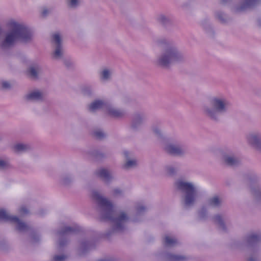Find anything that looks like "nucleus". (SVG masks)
Returning a JSON list of instances; mask_svg holds the SVG:
<instances>
[{
	"mask_svg": "<svg viewBox=\"0 0 261 261\" xmlns=\"http://www.w3.org/2000/svg\"><path fill=\"white\" fill-rule=\"evenodd\" d=\"M164 243L166 246H172L176 243V241L167 236L165 238Z\"/></svg>",
	"mask_w": 261,
	"mask_h": 261,
	"instance_id": "7c9ffc66",
	"label": "nucleus"
},
{
	"mask_svg": "<svg viewBox=\"0 0 261 261\" xmlns=\"http://www.w3.org/2000/svg\"><path fill=\"white\" fill-rule=\"evenodd\" d=\"M45 214V211L43 210H40L39 212H38V215L40 216H43V215Z\"/></svg>",
	"mask_w": 261,
	"mask_h": 261,
	"instance_id": "09e8293b",
	"label": "nucleus"
},
{
	"mask_svg": "<svg viewBox=\"0 0 261 261\" xmlns=\"http://www.w3.org/2000/svg\"><path fill=\"white\" fill-rule=\"evenodd\" d=\"M48 10L47 9H44L43 10L42 14V15L46 16L48 14Z\"/></svg>",
	"mask_w": 261,
	"mask_h": 261,
	"instance_id": "8fccbe9b",
	"label": "nucleus"
},
{
	"mask_svg": "<svg viewBox=\"0 0 261 261\" xmlns=\"http://www.w3.org/2000/svg\"><path fill=\"white\" fill-rule=\"evenodd\" d=\"M203 27L204 28V29H205V30H206V27H205V26H204V25H203Z\"/></svg>",
	"mask_w": 261,
	"mask_h": 261,
	"instance_id": "5fc2aeb1",
	"label": "nucleus"
},
{
	"mask_svg": "<svg viewBox=\"0 0 261 261\" xmlns=\"http://www.w3.org/2000/svg\"><path fill=\"white\" fill-rule=\"evenodd\" d=\"M93 136L98 139H102L106 137L105 133L100 130H96L93 132Z\"/></svg>",
	"mask_w": 261,
	"mask_h": 261,
	"instance_id": "2f4dec72",
	"label": "nucleus"
},
{
	"mask_svg": "<svg viewBox=\"0 0 261 261\" xmlns=\"http://www.w3.org/2000/svg\"><path fill=\"white\" fill-rule=\"evenodd\" d=\"M13 149L16 153L24 152L30 149V146L27 144L18 143L14 145Z\"/></svg>",
	"mask_w": 261,
	"mask_h": 261,
	"instance_id": "393cba45",
	"label": "nucleus"
},
{
	"mask_svg": "<svg viewBox=\"0 0 261 261\" xmlns=\"http://www.w3.org/2000/svg\"><path fill=\"white\" fill-rule=\"evenodd\" d=\"M96 174L106 182H109L113 179L112 176L106 169L102 168L97 170Z\"/></svg>",
	"mask_w": 261,
	"mask_h": 261,
	"instance_id": "412c9836",
	"label": "nucleus"
},
{
	"mask_svg": "<svg viewBox=\"0 0 261 261\" xmlns=\"http://www.w3.org/2000/svg\"><path fill=\"white\" fill-rule=\"evenodd\" d=\"M6 166V163L3 160H0V168H3Z\"/></svg>",
	"mask_w": 261,
	"mask_h": 261,
	"instance_id": "a18cd8bd",
	"label": "nucleus"
},
{
	"mask_svg": "<svg viewBox=\"0 0 261 261\" xmlns=\"http://www.w3.org/2000/svg\"><path fill=\"white\" fill-rule=\"evenodd\" d=\"M109 102L105 100H96L92 102L89 106V109L91 111H94L99 109H107Z\"/></svg>",
	"mask_w": 261,
	"mask_h": 261,
	"instance_id": "a211bd4d",
	"label": "nucleus"
},
{
	"mask_svg": "<svg viewBox=\"0 0 261 261\" xmlns=\"http://www.w3.org/2000/svg\"><path fill=\"white\" fill-rule=\"evenodd\" d=\"M166 261H189L190 258L184 255H175L171 253H167L165 255Z\"/></svg>",
	"mask_w": 261,
	"mask_h": 261,
	"instance_id": "aec40b11",
	"label": "nucleus"
},
{
	"mask_svg": "<svg viewBox=\"0 0 261 261\" xmlns=\"http://www.w3.org/2000/svg\"><path fill=\"white\" fill-rule=\"evenodd\" d=\"M146 210V207L142 205H138L136 207V213L137 215L143 214Z\"/></svg>",
	"mask_w": 261,
	"mask_h": 261,
	"instance_id": "72a5a7b5",
	"label": "nucleus"
},
{
	"mask_svg": "<svg viewBox=\"0 0 261 261\" xmlns=\"http://www.w3.org/2000/svg\"><path fill=\"white\" fill-rule=\"evenodd\" d=\"M64 64L67 68H70L73 65V63L70 59H65Z\"/></svg>",
	"mask_w": 261,
	"mask_h": 261,
	"instance_id": "37998d69",
	"label": "nucleus"
},
{
	"mask_svg": "<svg viewBox=\"0 0 261 261\" xmlns=\"http://www.w3.org/2000/svg\"><path fill=\"white\" fill-rule=\"evenodd\" d=\"M67 256L65 255H55L53 258L52 261H65Z\"/></svg>",
	"mask_w": 261,
	"mask_h": 261,
	"instance_id": "4c0bfd02",
	"label": "nucleus"
},
{
	"mask_svg": "<svg viewBox=\"0 0 261 261\" xmlns=\"http://www.w3.org/2000/svg\"><path fill=\"white\" fill-rule=\"evenodd\" d=\"M81 229L80 226L75 225L72 226H65L57 231V234L60 237L59 241V247L62 249L68 243L69 240L67 235L69 234L77 233Z\"/></svg>",
	"mask_w": 261,
	"mask_h": 261,
	"instance_id": "6e6552de",
	"label": "nucleus"
},
{
	"mask_svg": "<svg viewBox=\"0 0 261 261\" xmlns=\"http://www.w3.org/2000/svg\"><path fill=\"white\" fill-rule=\"evenodd\" d=\"M157 21L164 27H167L172 24L173 19L170 16L160 14L157 17Z\"/></svg>",
	"mask_w": 261,
	"mask_h": 261,
	"instance_id": "4be33fe9",
	"label": "nucleus"
},
{
	"mask_svg": "<svg viewBox=\"0 0 261 261\" xmlns=\"http://www.w3.org/2000/svg\"><path fill=\"white\" fill-rule=\"evenodd\" d=\"M152 130L155 135L159 138L162 137V133L160 129L157 127L153 126L152 127Z\"/></svg>",
	"mask_w": 261,
	"mask_h": 261,
	"instance_id": "a19ab883",
	"label": "nucleus"
},
{
	"mask_svg": "<svg viewBox=\"0 0 261 261\" xmlns=\"http://www.w3.org/2000/svg\"><path fill=\"white\" fill-rule=\"evenodd\" d=\"M72 180V179L70 176L66 175L63 177L62 179L61 184L64 186H67L71 183Z\"/></svg>",
	"mask_w": 261,
	"mask_h": 261,
	"instance_id": "f704fd0d",
	"label": "nucleus"
},
{
	"mask_svg": "<svg viewBox=\"0 0 261 261\" xmlns=\"http://www.w3.org/2000/svg\"><path fill=\"white\" fill-rule=\"evenodd\" d=\"M124 154L125 155V156L126 157V158H128V155H129V152L128 151H124Z\"/></svg>",
	"mask_w": 261,
	"mask_h": 261,
	"instance_id": "864d4df0",
	"label": "nucleus"
},
{
	"mask_svg": "<svg viewBox=\"0 0 261 261\" xmlns=\"http://www.w3.org/2000/svg\"><path fill=\"white\" fill-rule=\"evenodd\" d=\"M25 98L27 100L40 101L43 99V94L39 91H33L27 94Z\"/></svg>",
	"mask_w": 261,
	"mask_h": 261,
	"instance_id": "5701e85b",
	"label": "nucleus"
},
{
	"mask_svg": "<svg viewBox=\"0 0 261 261\" xmlns=\"http://www.w3.org/2000/svg\"><path fill=\"white\" fill-rule=\"evenodd\" d=\"M106 110L110 116L116 118H122L126 114L125 112L123 110L114 108L110 102L108 103Z\"/></svg>",
	"mask_w": 261,
	"mask_h": 261,
	"instance_id": "dca6fc26",
	"label": "nucleus"
},
{
	"mask_svg": "<svg viewBox=\"0 0 261 261\" xmlns=\"http://www.w3.org/2000/svg\"><path fill=\"white\" fill-rule=\"evenodd\" d=\"M82 91L83 94L90 96L93 93V88L90 86H85L82 88Z\"/></svg>",
	"mask_w": 261,
	"mask_h": 261,
	"instance_id": "c756f323",
	"label": "nucleus"
},
{
	"mask_svg": "<svg viewBox=\"0 0 261 261\" xmlns=\"http://www.w3.org/2000/svg\"><path fill=\"white\" fill-rule=\"evenodd\" d=\"M67 5L70 8H75L79 5V0H67Z\"/></svg>",
	"mask_w": 261,
	"mask_h": 261,
	"instance_id": "c9c22d12",
	"label": "nucleus"
},
{
	"mask_svg": "<svg viewBox=\"0 0 261 261\" xmlns=\"http://www.w3.org/2000/svg\"><path fill=\"white\" fill-rule=\"evenodd\" d=\"M92 197L97 204L101 220L110 221L112 224V228L104 234V237L109 239L116 232H123L125 229V223L129 219L127 214L121 211L117 215L113 216L112 203L102 196L98 191H93Z\"/></svg>",
	"mask_w": 261,
	"mask_h": 261,
	"instance_id": "f257e3e1",
	"label": "nucleus"
},
{
	"mask_svg": "<svg viewBox=\"0 0 261 261\" xmlns=\"http://www.w3.org/2000/svg\"><path fill=\"white\" fill-rule=\"evenodd\" d=\"M221 203V201L217 196L210 198L208 200V204L213 207H219L220 206Z\"/></svg>",
	"mask_w": 261,
	"mask_h": 261,
	"instance_id": "bb28decb",
	"label": "nucleus"
},
{
	"mask_svg": "<svg viewBox=\"0 0 261 261\" xmlns=\"http://www.w3.org/2000/svg\"><path fill=\"white\" fill-rule=\"evenodd\" d=\"M257 25L259 28H261V18H259L257 19Z\"/></svg>",
	"mask_w": 261,
	"mask_h": 261,
	"instance_id": "de8ad7c7",
	"label": "nucleus"
},
{
	"mask_svg": "<svg viewBox=\"0 0 261 261\" xmlns=\"http://www.w3.org/2000/svg\"><path fill=\"white\" fill-rule=\"evenodd\" d=\"M215 17L222 23H226L229 20L226 14L220 11H217L215 12Z\"/></svg>",
	"mask_w": 261,
	"mask_h": 261,
	"instance_id": "a878e982",
	"label": "nucleus"
},
{
	"mask_svg": "<svg viewBox=\"0 0 261 261\" xmlns=\"http://www.w3.org/2000/svg\"><path fill=\"white\" fill-rule=\"evenodd\" d=\"M90 154L96 160H100L106 156V154L105 153H103L98 150H94L91 152Z\"/></svg>",
	"mask_w": 261,
	"mask_h": 261,
	"instance_id": "cd10ccee",
	"label": "nucleus"
},
{
	"mask_svg": "<svg viewBox=\"0 0 261 261\" xmlns=\"http://www.w3.org/2000/svg\"><path fill=\"white\" fill-rule=\"evenodd\" d=\"M110 76V72L108 70L105 69L101 72V77L103 80H108Z\"/></svg>",
	"mask_w": 261,
	"mask_h": 261,
	"instance_id": "ea45409f",
	"label": "nucleus"
},
{
	"mask_svg": "<svg viewBox=\"0 0 261 261\" xmlns=\"http://www.w3.org/2000/svg\"><path fill=\"white\" fill-rule=\"evenodd\" d=\"M136 165V162L135 160H129L124 165V168L128 169L133 167Z\"/></svg>",
	"mask_w": 261,
	"mask_h": 261,
	"instance_id": "58836bf2",
	"label": "nucleus"
},
{
	"mask_svg": "<svg viewBox=\"0 0 261 261\" xmlns=\"http://www.w3.org/2000/svg\"><path fill=\"white\" fill-rule=\"evenodd\" d=\"M246 180L249 185L251 193L258 202H261V188L257 183V177L254 174L246 176Z\"/></svg>",
	"mask_w": 261,
	"mask_h": 261,
	"instance_id": "1a4fd4ad",
	"label": "nucleus"
},
{
	"mask_svg": "<svg viewBox=\"0 0 261 261\" xmlns=\"http://www.w3.org/2000/svg\"><path fill=\"white\" fill-rule=\"evenodd\" d=\"M178 167H174L171 165L167 166L166 167V170L167 173L170 175H174L176 174L178 170Z\"/></svg>",
	"mask_w": 261,
	"mask_h": 261,
	"instance_id": "c85d7f7f",
	"label": "nucleus"
},
{
	"mask_svg": "<svg viewBox=\"0 0 261 261\" xmlns=\"http://www.w3.org/2000/svg\"><path fill=\"white\" fill-rule=\"evenodd\" d=\"M223 158L225 163L228 166H237L241 163L240 159L234 155H224Z\"/></svg>",
	"mask_w": 261,
	"mask_h": 261,
	"instance_id": "6ab92c4d",
	"label": "nucleus"
},
{
	"mask_svg": "<svg viewBox=\"0 0 261 261\" xmlns=\"http://www.w3.org/2000/svg\"><path fill=\"white\" fill-rule=\"evenodd\" d=\"M177 189L184 193V204L185 207L193 206L196 200L197 190L194 186L190 182L182 180H178L175 182Z\"/></svg>",
	"mask_w": 261,
	"mask_h": 261,
	"instance_id": "423d86ee",
	"label": "nucleus"
},
{
	"mask_svg": "<svg viewBox=\"0 0 261 261\" xmlns=\"http://www.w3.org/2000/svg\"><path fill=\"white\" fill-rule=\"evenodd\" d=\"M20 212L22 214H27L28 212V210L25 207L23 206L20 208Z\"/></svg>",
	"mask_w": 261,
	"mask_h": 261,
	"instance_id": "c03bdc74",
	"label": "nucleus"
},
{
	"mask_svg": "<svg viewBox=\"0 0 261 261\" xmlns=\"http://www.w3.org/2000/svg\"><path fill=\"white\" fill-rule=\"evenodd\" d=\"M53 41L55 43V50L53 53V57L55 59H60L62 56V45L61 38L59 34H55L53 36Z\"/></svg>",
	"mask_w": 261,
	"mask_h": 261,
	"instance_id": "f8f14e48",
	"label": "nucleus"
},
{
	"mask_svg": "<svg viewBox=\"0 0 261 261\" xmlns=\"http://www.w3.org/2000/svg\"><path fill=\"white\" fill-rule=\"evenodd\" d=\"M246 246L251 253L248 261H258V248L261 242V234L251 233L246 239Z\"/></svg>",
	"mask_w": 261,
	"mask_h": 261,
	"instance_id": "0eeeda50",
	"label": "nucleus"
},
{
	"mask_svg": "<svg viewBox=\"0 0 261 261\" xmlns=\"http://www.w3.org/2000/svg\"><path fill=\"white\" fill-rule=\"evenodd\" d=\"M6 244L5 241H0V248H2L3 245Z\"/></svg>",
	"mask_w": 261,
	"mask_h": 261,
	"instance_id": "603ef678",
	"label": "nucleus"
},
{
	"mask_svg": "<svg viewBox=\"0 0 261 261\" xmlns=\"http://www.w3.org/2000/svg\"><path fill=\"white\" fill-rule=\"evenodd\" d=\"M231 0H220V3L222 5H226L229 4Z\"/></svg>",
	"mask_w": 261,
	"mask_h": 261,
	"instance_id": "49530a36",
	"label": "nucleus"
},
{
	"mask_svg": "<svg viewBox=\"0 0 261 261\" xmlns=\"http://www.w3.org/2000/svg\"><path fill=\"white\" fill-rule=\"evenodd\" d=\"M261 4V0H242V3L234 8L236 13L245 11L248 9H253Z\"/></svg>",
	"mask_w": 261,
	"mask_h": 261,
	"instance_id": "9b49d317",
	"label": "nucleus"
},
{
	"mask_svg": "<svg viewBox=\"0 0 261 261\" xmlns=\"http://www.w3.org/2000/svg\"><path fill=\"white\" fill-rule=\"evenodd\" d=\"M248 140L249 144L257 150L261 151V136L260 135H250L248 138Z\"/></svg>",
	"mask_w": 261,
	"mask_h": 261,
	"instance_id": "f3484780",
	"label": "nucleus"
},
{
	"mask_svg": "<svg viewBox=\"0 0 261 261\" xmlns=\"http://www.w3.org/2000/svg\"><path fill=\"white\" fill-rule=\"evenodd\" d=\"M98 261H113V260L110 258H103V259H100Z\"/></svg>",
	"mask_w": 261,
	"mask_h": 261,
	"instance_id": "3c124183",
	"label": "nucleus"
},
{
	"mask_svg": "<svg viewBox=\"0 0 261 261\" xmlns=\"http://www.w3.org/2000/svg\"><path fill=\"white\" fill-rule=\"evenodd\" d=\"M95 246V243L93 241H82L80 243L79 249V253L80 255H84L92 248Z\"/></svg>",
	"mask_w": 261,
	"mask_h": 261,
	"instance_id": "2eb2a0df",
	"label": "nucleus"
},
{
	"mask_svg": "<svg viewBox=\"0 0 261 261\" xmlns=\"http://www.w3.org/2000/svg\"><path fill=\"white\" fill-rule=\"evenodd\" d=\"M12 26L11 31L6 34L4 40L0 43V48L2 50L12 47L18 40L27 42L32 39V32L25 25L13 22Z\"/></svg>",
	"mask_w": 261,
	"mask_h": 261,
	"instance_id": "7ed1b4c3",
	"label": "nucleus"
},
{
	"mask_svg": "<svg viewBox=\"0 0 261 261\" xmlns=\"http://www.w3.org/2000/svg\"><path fill=\"white\" fill-rule=\"evenodd\" d=\"M214 222L218 225L219 228L224 232L227 231V228L225 224L224 220L220 215H216L213 217Z\"/></svg>",
	"mask_w": 261,
	"mask_h": 261,
	"instance_id": "b1692460",
	"label": "nucleus"
},
{
	"mask_svg": "<svg viewBox=\"0 0 261 261\" xmlns=\"http://www.w3.org/2000/svg\"><path fill=\"white\" fill-rule=\"evenodd\" d=\"M0 220L16 224V228L19 231H29L30 232L29 236L31 238V241L32 243H36L39 242L40 236L38 233L25 223L21 221L17 217L9 216L6 213L5 211L1 210Z\"/></svg>",
	"mask_w": 261,
	"mask_h": 261,
	"instance_id": "39448f33",
	"label": "nucleus"
},
{
	"mask_svg": "<svg viewBox=\"0 0 261 261\" xmlns=\"http://www.w3.org/2000/svg\"><path fill=\"white\" fill-rule=\"evenodd\" d=\"M164 150L171 155L181 156L186 152L187 148L182 145L168 144L165 146Z\"/></svg>",
	"mask_w": 261,
	"mask_h": 261,
	"instance_id": "9d476101",
	"label": "nucleus"
},
{
	"mask_svg": "<svg viewBox=\"0 0 261 261\" xmlns=\"http://www.w3.org/2000/svg\"><path fill=\"white\" fill-rule=\"evenodd\" d=\"M231 108V103L226 98L214 97L211 99L210 105L203 106L202 112L207 118L218 122L220 120V116L228 113Z\"/></svg>",
	"mask_w": 261,
	"mask_h": 261,
	"instance_id": "20e7f679",
	"label": "nucleus"
},
{
	"mask_svg": "<svg viewBox=\"0 0 261 261\" xmlns=\"http://www.w3.org/2000/svg\"><path fill=\"white\" fill-rule=\"evenodd\" d=\"M0 88L2 89H9L11 88L10 84L6 81H0Z\"/></svg>",
	"mask_w": 261,
	"mask_h": 261,
	"instance_id": "e433bc0d",
	"label": "nucleus"
},
{
	"mask_svg": "<svg viewBox=\"0 0 261 261\" xmlns=\"http://www.w3.org/2000/svg\"><path fill=\"white\" fill-rule=\"evenodd\" d=\"M42 68L38 63H34L29 66L27 69L28 75L33 79H37L39 74L41 72Z\"/></svg>",
	"mask_w": 261,
	"mask_h": 261,
	"instance_id": "4468645a",
	"label": "nucleus"
},
{
	"mask_svg": "<svg viewBox=\"0 0 261 261\" xmlns=\"http://www.w3.org/2000/svg\"><path fill=\"white\" fill-rule=\"evenodd\" d=\"M147 117L144 113H136L132 118L131 127L134 129L138 128L145 121Z\"/></svg>",
	"mask_w": 261,
	"mask_h": 261,
	"instance_id": "ddd939ff",
	"label": "nucleus"
},
{
	"mask_svg": "<svg viewBox=\"0 0 261 261\" xmlns=\"http://www.w3.org/2000/svg\"><path fill=\"white\" fill-rule=\"evenodd\" d=\"M207 212L205 207H203L198 213V216L200 219L204 220L206 218Z\"/></svg>",
	"mask_w": 261,
	"mask_h": 261,
	"instance_id": "473e14b6",
	"label": "nucleus"
},
{
	"mask_svg": "<svg viewBox=\"0 0 261 261\" xmlns=\"http://www.w3.org/2000/svg\"><path fill=\"white\" fill-rule=\"evenodd\" d=\"M158 45L164 48V51L159 58L158 62L163 67H168L170 64L184 60V56L172 41L165 38L156 41Z\"/></svg>",
	"mask_w": 261,
	"mask_h": 261,
	"instance_id": "f03ea898",
	"label": "nucleus"
},
{
	"mask_svg": "<svg viewBox=\"0 0 261 261\" xmlns=\"http://www.w3.org/2000/svg\"><path fill=\"white\" fill-rule=\"evenodd\" d=\"M113 194L115 196H121L122 195V191L119 188L114 189L113 190Z\"/></svg>",
	"mask_w": 261,
	"mask_h": 261,
	"instance_id": "79ce46f5",
	"label": "nucleus"
}]
</instances>
